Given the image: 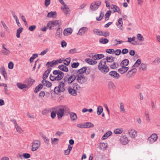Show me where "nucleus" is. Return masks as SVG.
I'll return each instance as SVG.
<instances>
[{
    "label": "nucleus",
    "instance_id": "1",
    "mask_svg": "<svg viewBox=\"0 0 160 160\" xmlns=\"http://www.w3.org/2000/svg\"><path fill=\"white\" fill-rule=\"evenodd\" d=\"M114 58L112 57L108 56L106 58L102 59L99 63L98 66V69L102 73H106L109 71V69L107 65H110L108 63L113 62Z\"/></svg>",
    "mask_w": 160,
    "mask_h": 160
},
{
    "label": "nucleus",
    "instance_id": "2",
    "mask_svg": "<svg viewBox=\"0 0 160 160\" xmlns=\"http://www.w3.org/2000/svg\"><path fill=\"white\" fill-rule=\"evenodd\" d=\"M67 76L68 77V84L72 83L75 79L79 83L81 84L86 82V79L84 77L80 74L77 75L76 73L74 72V71L71 75H68Z\"/></svg>",
    "mask_w": 160,
    "mask_h": 160
},
{
    "label": "nucleus",
    "instance_id": "3",
    "mask_svg": "<svg viewBox=\"0 0 160 160\" xmlns=\"http://www.w3.org/2000/svg\"><path fill=\"white\" fill-rule=\"evenodd\" d=\"M52 109L56 111L58 120H60L62 118L65 113H68L69 112L68 107L65 106L53 107Z\"/></svg>",
    "mask_w": 160,
    "mask_h": 160
},
{
    "label": "nucleus",
    "instance_id": "4",
    "mask_svg": "<svg viewBox=\"0 0 160 160\" xmlns=\"http://www.w3.org/2000/svg\"><path fill=\"white\" fill-rule=\"evenodd\" d=\"M81 89V87L76 83H73L72 87H69L68 88L69 93L73 96L77 95V92L80 90Z\"/></svg>",
    "mask_w": 160,
    "mask_h": 160
},
{
    "label": "nucleus",
    "instance_id": "5",
    "mask_svg": "<svg viewBox=\"0 0 160 160\" xmlns=\"http://www.w3.org/2000/svg\"><path fill=\"white\" fill-rule=\"evenodd\" d=\"M65 90V84L63 81L60 82L58 86L55 87L54 89V92L56 94H59L61 92H63Z\"/></svg>",
    "mask_w": 160,
    "mask_h": 160
},
{
    "label": "nucleus",
    "instance_id": "6",
    "mask_svg": "<svg viewBox=\"0 0 160 160\" xmlns=\"http://www.w3.org/2000/svg\"><path fill=\"white\" fill-rule=\"evenodd\" d=\"M40 142L39 140H35L32 143V150L35 151L36 150L40 147Z\"/></svg>",
    "mask_w": 160,
    "mask_h": 160
},
{
    "label": "nucleus",
    "instance_id": "7",
    "mask_svg": "<svg viewBox=\"0 0 160 160\" xmlns=\"http://www.w3.org/2000/svg\"><path fill=\"white\" fill-rule=\"evenodd\" d=\"M101 2L100 1H98L92 3L90 6L91 9L93 11L97 9L100 5Z\"/></svg>",
    "mask_w": 160,
    "mask_h": 160
},
{
    "label": "nucleus",
    "instance_id": "8",
    "mask_svg": "<svg viewBox=\"0 0 160 160\" xmlns=\"http://www.w3.org/2000/svg\"><path fill=\"white\" fill-rule=\"evenodd\" d=\"M87 69V68L86 67H83L79 69L78 70H75L74 71V72L76 73L77 75L80 74L83 77L85 78L86 79V81L87 80V78L85 76L83 75V73L85 72Z\"/></svg>",
    "mask_w": 160,
    "mask_h": 160
},
{
    "label": "nucleus",
    "instance_id": "9",
    "mask_svg": "<svg viewBox=\"0 0 160 160\" xmlns=\"http://www.w3.org/2000/svg\"><path fill=\"white\" fill-rule=\"evenodd\" d=\"M128 133L129 136L132 138H134L137 136V131L134 129H131L128 130Z\"/></svg>",
    "mask_w": 160,
    "mask_h": 160
},
{
    "label": "nucleus",
    "instance_id": "10",
    "mask_svg": "<svg viewBox=\"0 0 160 160\" xmlns=\"http://www.w3.org/2000/svg\"><path fill=\"white\" fill-rule=\"evenodd\" d=\"M12 121L13 122L14 124L15 128L16 129L17 132L20 133H22L23 132V130L21 128L18 124L17 123L16 121L15 120H12Z\"/></svg>",
    "mask_w": 160,
    "mask_h": 160
},
{
    "label": "nucleus",
    "instance_id": "11",
    "mask_svg": "<svg viewBox=\"0 0 160 160\" xmlns=\"http://www.w3.org/2000/svg\"><path fill=\"white\" fill-rule=\"evenodd\" d=\"M35 81L34 80L30 78L26 79L25 81V82L28 86L27 88H28L31 86Z\"/></svg>",
    "mask_w": 160,
    "mask_h": 160
},
{
    "label": "nucleus",
    "instance_id": "12",
    "mask_svg": "<svg viewBox=\"0 0 160 160\" xmlns=\"http://www.w3.org/2000/svg\"><path fill=\"white\" fill-rule=\"evenodd\" d=\"M111 9L113 11V13L118 12V13L121 14L122 12L120 9L118 7L114 5H111Z\"/></svg>",
    "mask_w": 160,
    "mask_h": 160
},
{
    "label": "nucleus",
    "instance_id": "13",
    "mask_svg": "<svg viewBox=\"0 0 160 160\" xmlns=\"http://www.w3.org/2000/svg\"><path fill=\"white\" fill-rule=\"evenodd\" d=\"M120 142L123 145H126L128 143L129 140L126 136L121 137L120 138Z\"/></svg>",
    "mask_w": 160,
    "mask_h": 160
},
{
    "label": "nucleus",
    "instance_id": "14",
    "mask_svg": "<svg viewBox=\"0 0 160 160\" xmlns=\"http://www.w3.org/2000/svg\"><path fill=\"white\" fill-rule=\"evenodd\" d=\"M70 114L71 119L72 121L76 120L77 118V114L73 112H70L69 109V112H68Z\"/></svg>",
    "mask_w": 160,
    "mask_h": 160
},
{
    "label": "nucleus",
    "instance_id": "15",
    "mask_svg": "<svg viewBox=\"0 0 160 160\" xmlns=\"http://www.w3.org/2000/svg\"><path fill=\"white\" fill-rule=\"evenodd\" d=\"M108 146L107 143H100L99 145V147L100 150L105 151L107 148Z\"/></svg>",
    "mask_w": 160,
    "mask_h": 160
},
{
    "label": "nucleus",
    "instance_id": "16",
    "mask_svg": "<svg viewBox=\"0 0 160 160\" xmlns=\"http://www.w3.org/2000/svg\"><path fill=\"white\" fill-rule=\"evenodd\" d=\"M52 27H59L61 24V22L60 20H53L51 21Z\"/></svg>",
    "mask_w": 160,
    "mask_h": 160
},
{
    "label": "nucleus",
    "instance_id": "17",
    "mask_svg": "<svg viewBox=\"0 0 160 160\" xmlns=\"http://www.w3.org/2000/svg\"><path fill=\"white\" fill-rule=\"evenodd\" d=\"M109 74L112 77L116 78H118L120 77L119 74L115 71L110 72L109 73Z\"/></svg>",
    "mask_w": 160,
    "mask_h": 160
},
{
    "label": "nucleus",
    "instance_id": "18",
    "mask_svg": "<svg viewBox=\"0 0 160 160\" xmlns=\"http://www.w3.org/2000/svg\"><path fill=\"white\" fill-rule=\"evenodd\" d=\"M85 61L87 63L92 65L95 64L97 63V62L95 60H93L91 58H86Z\"/></svg>",
    "mask_w": 160,
    "mask_h": 160
},
{
    "label": "nucleus",
    "instance_id": "19",
    "mask_svg": "<svg viewBox=\"0 0 160 160\" xmlns=\"http://www.w3.org/2000/svg\"><path fill=\"white\" fill-rule=\"evenodd\" d=\"M104 56L103 54H97V55H94L92 56V58L94 60L97 59H99L104 58Z\"/></svg>",
    "mask_w": 160,
    "mask_h": 160
},
{
    "label": "nucleus",
    "instance_id": "20",
    "mask_svg": "<svg viewBox=\"0 0 160 160\" xmlns=\"http://www.w3.org/2000/svg\"><path fill=\"white\" fill-rule=\"evenodd\" d=\"M128 67H123L118 69V72L121 74L124 73L126 72L128 69Z\"/></svg>",
    "mask_w": 160,
    "mask_h": 160
},
{
    "label": "nucleus",
    "instance_id": "21",
    "mask_svg": "<svg viewBox=\"0 0 160 160\" xmlns=\"http://www.w3.org/2000/svg\"><path fill=\"white\" fill-rule=\"evenodd\" d=\"M57 15V13L56 12H52L51 11L48 13L47 15V17L49 18H55Z\"/></svg>",
    "mask_w": 160,
    "mask_h": 160
},
{
    "label": "nucleus",
    "instance_id": "22",
    "mask_svg": "<svg viewBox=\"0 0 160 160\" xmlns=\"http://www.w3.org/2000/svg\"><path fill=\"white\" fill-rule=\"evenodd\" d=\"M108 87L109 89L113 90L115 88L116 86L112 81H110L108 84Z\"/></svg>",
    "mask_w": 160,
    "mask_h": 160
},
{
    "label": "nucleus",
    "instance_id": "23",
    "mask_svg": "<svg viewBox=\"0 0 160 160\" xmlns=\"http://www.w3.org/2000/svg\"><path fill=\"white\" fill-rule=\"evenodd\" d=\"M87 28L86 27H82L79 30L78 34L79 35H83L85 32L87 30Z\"/></svg>",
    "mask_w": 160,
    "mask_h": 160
},
{
    "label": "nucleus",
    "instance_id": "24",
    "mask_svg": "<svg viewBox=\"0 0 160 160\" xmlns=\"http://www.w3.org/2000/svg\"><path fill=\"white\" fill-rule=\"evenodd\" d=\"M129 61L128 59H125L122 60L120 63V65L122 67H126L129 64Z\"/></svg>",
    "mask_w": 160,
    "mask_h": 160
},
{
    "label": "nucleus",
    "instance_id": "25",
    "mask_svg": "<svg viewBox=\"0 0 160 160\" xmlns=\"http://www.w3.org/2000/svg\"><path fill=\"white\" fill-rule=\"evenodd\" d=\"M112 134V132L111 131H109L106 132L102 137V140L105 139L110 136H111Z\"/></svg>",
    "mask_w": 160,
    "mask_h": 160
},
{
    "label": "nucleus",
    "instance_id": "26",
    "mask_svg": "<svg viewBox=\"0 0 160 160\" xmlns=\"http://www.w3.org/2000/svg\"><path fill=\"white\" fill-rule=\"evenodd\" d=\"M136 72V69L135 68H133L129 70L127 74V76L128 78H130L132 74Z\"/></svg>",
    "mask_w": 160,
    "mask_h": 160
},
{
    "label": "nucleus",
    "instance_id": "27",
    "mask_svg": "<svg viewBox=\"0 0 160 160\" xmlns=\"http://www.w3.org/2000/svg\"><path fill=\"white\" fill-rule=\"evenodd\" d=\"M72 30L71 28H68L65 29L63 32V34L64 35H68V34H71L72 32Z\"/></svg>",
    "mask_w": 160,
    "mask_h": 160
},
{
    "label": "nucleus",
    "instance_id": "28",
    "mask_svg": "<svg viewBox=\"0 0 160 160\" xmlns=\"http://www.w3.org/2000/svg\"><path fill=\"white\" fill-rule=\"evenodd\" d=\"M58 68L60 70L64 72H68V67L63 65H59L58 67Z\"/></svg>",
    "mask_w": 160,
    "mask_h": 160
},
{
    "label": "nucleus",
    "instance_id": "29",
    "mask_svg": "<svg viewBox=\"0 0 160 160\" xmlns=\"http://www.w3.org/2000/svg\"><path fill=\"white\" fill-rule=\"evenodd\" d=\"M42 82L43 85H44L48 87H50L52 86V84L50 82L45 80H43L42 81Z\"/></svg>",
    "mask_w": 160,
    "mask_h": 160
},
{
    "label": "nucleus",
    "instance_id": "30",
    "mask_svg": "<svg viewBox=\"0 0 160 160\" xmlns=\"http://www.w3.org/2000/svg\"><path fill=\"white\" fill-rule=\"evenodd\" d=\"M93 32L94 34L97 35L102 36V32L100 31L98 29H94L93 30Z\"/></svg>",
    "mask_w": 160,
    "mask_h": 160
},
{
    "label": "nucleus",
    "instance_id": "31",
    "mask_svg": "<svg viewBox=\"0 0 160 160\" xmlns=\"http://www.w3.org/2000/svg\"><path fill=\"white\" fill-rule=\"evenodd\" d=\"M43 85L42 84H40L37 86L35 88L34 92L35 93H37L38 91H40L43 88Z\"/></svg>",
    "mask_w": 160,
    "mask_h": 160
},
{
    "label": "nucleus",
    "instance_id": "32",
    "mask_svg": "<svg viewBox=\"0 0 160 160\" xmlns=\"http://www.w3.org/2000/svg\"><path fill=\"white\" fill-rule=\"evenodd\" d=\"M18 87L21 89H22L24 88H27V86L25 84H22L20 83H17Z\"/></svg>",
    "mask_w": 160,
    "mask_h": 160
},
{
    "label": "nucleus",
    "instance_id": "33",
    "mask_svg": "<svg viewBox=\"0 0 160 160\" xmlns=\"http://www.w3.org/2000/svg\"><path fill=\"white\" fill-rule=\"evenodd\" d=\"M58 64L57 62L55 60H53L51 62H48L46 64V66L50 65L49 67H52L53 66Z\"/></svg>",
    "mask_w": 160,
    "mask_h": 160
},
{
    "label": "nucleus",
    "instance_id": "34",
    "mask_svg": "<svg viewBox=\"0 0 160 160\" xmlns=\"http://www.w3.org/2000/svg\"><path fill=\"white\" fill-rule=\"evenodd\" d=\"M139 69L142 71H146L147 69V66L146 64L142 63L139 68Z\"/></svg>",
    "mask_w": 160,
    "mask_h": 160
},
{
    "label": "nucleus",
    "instance_id": "35",
    "mask_svg": "<svg viewBox=\"0 0 160 160\" xmlns=\"http://www.w3.org/2000/svg\"><path fill=\"white\" fill-rule=\"evenodd\" d=\"M137 39L139 42H142L144 41V38L141 34H138L137 35Z\"/></svg>",
    "mask_w": 160,
    "mask_h": 160
},
{
    "label": "nucleus",
    "instance_id": "36",
    "mask_svg": "<svg viewBox=\"0 0 160 160\" xmlns=\"http://www.w3.org/2000/svg\"><path fill=\"white\" fill-rule=\"evenodd\" d=\"M103 111V109L102 106H99L98 107L97 110V112L98 115H100L102 112Z\"/></svg>",
    "mask_w": 160,
    "mask_h": 160
},
{
    "label": "nucleus",
    "instance_id": "37",
    "mask_svg": "<svg viewBox=\"0 0 160 160\" xmlns=\"http://www.w3.org/2000/svg\"><path fill=\"white\" fill-rule=\"evenodd\" d=\"M0 72L3 75L5 78H7V74L4 67H2L0 69Z\"/></svg>",
    "mask_w": 160,
    "mask_h": 160
},
{
    "label": "nucleus",
    "instance_id": "38",
    "mask_svg": "<svg viewBox=\"0 0 160 160\" xmlns=\"http://www.w3.org/2000/svg\"><path fill=\"white\" fill-rule=\"evenodd\" d=\"M53 74L54 75H56L57 74H59L60 75V76L62 75L64 76V73L59 70H54L53 72Z\"/></svg>",
    "mask_w": 160,
    "mask_h": 160
},
{
    "label": "nucleus",
    "instance_id": "39",
    "mask_svg": "<svg viewBox=\"0 0 160 160\" xmlns=\"http://www.w3.org/2000/svg\"><path fill=\"white\" fill-rule=\"evenodd\" d=\"M53 74L54 75H56L57 74H59L60 75V76L62 75L64 76V73L59 70H54L53 72Z\"/></svg>",
    "mask_w": 160,
    "mask_h": 160
},
{
    "label": "nucleus",
    "instance_id": "40",
    "mask_svg": "<svg viewBox=\"0 0 160 160\" xmlns=\"http://www.w3.org/2000/svg\"><path fill=\"white\" fill-rule=\"evenodd\" d=\"M85 128H88L93 127H94L93 124L90 122H87L84 123Z\"/></svg>",
    "mask_w": 160,
    "mask_h": 160
},
{
    "label": "nucleus",
    "instance_id": "41",
    "mask_svg": "<svg viewBox=\"0 0 160 160\" xmlns=\"http://www.w3.org/2000/svg\"><path fill=\"white\" fill-rule=\"evenodd\" d=\"M110 65V68L112 69H115L119 66L118 63L117 62H114L112 64Z\"/></svg>",
    "mask_w": 160,
    "mask_h": 160
},
{
    "label": "nucleus",
    "instance_id": "42",
    "mask_svg": "<svg viewBox=\"0 0 160 160\" xmlns=\"http://www.w3.org/2000/svg\"><path fill=\"white\" fill-rule=\"evenodd\" d=\"M149 137L152 139L155 142L157 140L158 138L157 135L154 133L152 134Z\"/></svg>",
    "mask_w": 160,
    "mask_h": 160
},
{
    "label": "nucleus",
    "instance_id": "43",
    "mask_svg": "<svg viewBox=\"0 0 160 160\" xmlns=\"http://www.w3.org/2000/svg\"><path fill=\"white\" fill-rule=\"evenodd\" d=\"M99 42L103 44H105L108 43V40L106 38H101L99 40Z\"/></svg>",
    "mask_w": 160,
    "mask_h": 160
},
{
    "label": "nucleus",
    "instance_id": "44",
    "mask_svg": "<svg viewBox=\"0 0 160 160\" xmlns=\"http://www.w3.org/2000/svg\"><path fill=\"white\" fill-rule=\"evenodd\" d=\"M71 61V59L70 58H66L64 60V64L66 66L68 65Z\"/></svg>",
    "mask_w": 160,
    "mask_h": 160
},
{
    "label": "nucleus",
    "instance_id": "45",
    "mask_svg": "<svg viewBox=\"0 0 160 160\" xmlns=\"http://www.w3.org/2000/svg\"><path fill=\"white\" fill-rule=\"evenodd\" d=\"M123 131L122 128H118L115 129L114 131V132L116 134H121Z\"/></svg>",
    "mask_w": 160,
    "mask_h": 160
},
{
    "label": "nucleus",
    "instance_id": "46",
    "mask_svg": "<svg viewBox=\"0 0 160 160\" xmlns=\"http://www.w3.org/2000/svg\"><path fill=\"white\" fill-rule=\"evenodd\" d=\"M52 111L51 112V117L52 119H54L56 116L57 112L55 109H52Z\"/></svg>",
    "mask_w": 160,
    "mask_h": 160
},
{
    "label": "nucleus",
    "instance_id": "47",
    "mask_svg": "<svg viewBox=\"0 0 160 160\" xmlns=\"http://www.w3.org/2000/svg\"><path fill=\"white\" fill-rule=\"evenodd\" d=\"M23 28H18L17 31V37L18 38L20 37V33L22 32Z\"/></svg>",
    "mask_w": 160,
    "mask_h": 160
},
{
    "label": "nucleus",
    "instance_id": "48",
    "mask_svg": "<svg viewBox=\"0 0 160 160\" xmlns=\"http://www.w3.org/2000/svg\"><path fill=\"white\" fill-rule=\"evenodd\" d=\"M111 13V11L110 10L108 11L107 12L105 15V20L107 21L108 20V18Z\"/></svg>",
    "mask_w": 160,
    "mask_h": 160
},
{
    "label": "nucleus",
    "instance_id": "49",
    "mask_svg": "<svg viewBox=\"0 0 160 160\" xmlns=\"http://www.w3.org/2000/svg\"><path fill=\"white\" fill-rule=\"evenodd\" d=\"M160 62V58L158 57H157L155 58L153 62V63L154 64L158 65Z\"/></svg>",
    "mask_w": 160,
    "mask_h": 160
},
{
    "label": "nucleus",
    "instance_id": "50",
    "mask_svg": "<svg viewBox=\"0 0 160 160\" xmlns=\"http://www.w3.org/2000/svg\"><path fill=\"white\" fill-rule=\"evenodd\" d=\"M120 106V111L122 112H125V109L124 108V105L123 103L122 102H120L119 103Z\"/></svg>",
    "mask_w": 160,
    "mask_h": 160
},
{
    "label": "nucleus",
    "instance_id": "51",
    "mask_svg": "<svg viewBox=\"0 0 160 160\" xmlns=\"http://www.w3.org/2000/svg\"><path fill=\"white\" fill-rule=\"evenodd\" d=\"M59 139L57 138H54L53 139H51V143L52 144L56 145L58 143Z\"/></svg>",
    "mask_w": 160,
    "mask_h": 160
},
{
    "label": "nucleus",
    "instance_id": "52",
    "mask_svg": "<svg viewBox=\"0 0 160 160\" xmlns=\"http://www.w3.org/2000/svg\"><path fill=\"white\" fill-rule=\"evenodd\" d=\"M103 16H104V12L101 11V12L100 14V15L99 17H96V20L97 21H101L102 18L103 17Z\"/></svg>",
    "mask_w": 160,
    "mask_h": 160
},
{
    "label": "nucleus",
    "instance_id": "53",
    "mask_svg": "<svg viewBox=\"0 0 160 160\" xmlns=\"http://www.w3.org/2000/svg\"><path fill=\"white\" fill-rule=\"evenodd\" d=\"M141 61L140 59H138L136 62H135L133 67H138L139 65L141 64Z\"/></svg>",
    "mask_w": 160,
    "mask_h": 160
},
{
    "label": "nucleus",
    "instance_id": "54",
    "mask_svg": "<svg viewBox=\"0 0 160 160\" xmlns=\"http://www.w3.org/2000/svg\"><path fill=\"white\" fill-rule=\"evenodd\" d=\"M42 137L45 143L47 144H48L49 142V140L44 135H42Z\"/></svg>",
    "mask_w": 160,
    "mask_h": 160
},
{
    "label": "nucleus",
    "instance_id": "55",
    "mask_svg": "<svg viewBox=\"0 0 160 160\" xmlns=\"http://www.w3.org/2000/svg\"><path fill=\"white\" fill-rule=\"evenodd\" d=\"M38 57V55L37 54H33L32 56L30 58V62H33L34 59Z\"/></svg>",
    "mask_w": 160,
    "mask_h": 160
},
{
    "label": "nucleus",
    "instance_id": "56",
    "mask_svg": "<svg viewBox=\"0 0 160 160\" xmlns=\"http://www.w3.org/2000/svg\"><path fill=\"white\" fill-rule=\"evenodd\" d=\"M118 22L119 24L120 25V27H119L122 30V24L123 22L122 21V18H120L118 20Z\"/></svg>",
    "mask_w": 160,
    "mask_h": 160
},
{
    "label": "nucleus",
    "instance_id": "57",
    "mask_svg": "<svg viewBox=\"0 0 160 160\" xmlns=\"http://www.w3.org/2000/svg\"><path fill=\"white\" fill-rule=\"evenodd\" d=\"M50 112V110L45 108L42 110V114L43 115H45L48 113Z\"/></svg>",
    "mask_w": 160,
    "mask_h": 160
},
{
    "label": "nucleus",
    "instance_id": "58",
    "mask_svg": "<svg viewBox=\"0 0 160 160\" xmlns=\"http://www.w3.org/2000/svg\"><path fill=\"white\" fill-rule=\"evenodd\" d=\"M2 52L4 55H7L10 52V51L7 49V50H2Z\"/></svg>",
    "mask_w": 160,
    "mask_h": 160
},
{
    "label": "nucleus",
    "instance_id": "59",
    "mask_svg": "<svg viewBox=\"0 0 160 160\" xmlns=\"http://www.w3.org/2000/svg\"><path fill=\"white\" fill-rule=\"evenodd\" d=\"M62 5H63V6L62 7H61V9L63 11L65 10H69V7L67 6V5L65 4V3H64V4H62Z\"/></svg>",
    "mask_w": 160,
    "mask_h": 160
},
{
    "label": "nucleus",
    "instance_id": "60",
    "mask_svg": "<svg viewBox=\"0 0 160 160\" xmlns=\"http://www.w3.org/2000/svg\"><path fill=\"white\" fill-rule=\"evenodd\" d=\"M79 65V63L78 62H74L72 64L71 67L72 68H76Z\"/></svg>",
    "mask_w": 160,
    "mask_h": 160
},
{
    "label": "nucleus",
    "instance_id": "61",
    "mask_svg": "<svg viewBox=\"0 0 160 160\" xmlns=\"http://www.w3.org/2000/svg\"><path fill=\"white\" fill-rule=\"evenodd\" d=\"M145 115L146 117V119L148 122L150 121V118L148 112H147L146 111L145 112Z\"/></svg>",
    "mask_w": 160,
    "mask_h": 160
},
{
    "label": "nucleus",
    "instance_id": "62",
    "mask_svg": "<svg viewBox=\"0 0 160 160\" xmlns=\"http://www.w3.org/2000/svg\"><path fill=\"white\" fill-rule=\"evenodd\" d=\"M56 76H55L57 80L59 81L62 79L63 77L64 76L60 75L57 74Z\"/></svg>",
    "mask_w": 160,
    "mask_h": 160
},
{
    "label": "nucleus",
    "instance_id": "63",
    "mask_svg": "<svg viewBox=\"0 0 160 160\" xmlns=\"http://www.w3.org/2000/svg\"><path fill=\"white\" fill-rule=\"evenodd\" d=\"M106 52L109 54L114 53V50L112 49H108L106 50Z\"/></svg>",
    "mask_w": 160,
    "mask_h": 160
},
{
    "label": "nucleus",
    "instance_id": "64",
    "mask_svg": "<svg viewBox=\"0 0 160 160\" xmlns=\"http://www.w3.org/2000/svg\"><path fill=\"white\" fill-rule=\"evenodd\" d=\"M87 5L86 3H83L80 5L78 9L80 10L83 9Z\"/></svg>",
    "mask_w": 160,
    "mask_h": 160
}]
</instances>
